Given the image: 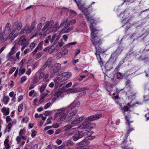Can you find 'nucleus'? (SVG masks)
<instances>
[{"instance_id": "obj_1", "label": "nucleus", "mask_w": 149, "mask_h": 149, "mask_svg": "<svg viewBox=\"0 0 149 149\" xmlns=\"http://www.w3.org/2000/svg\"><path fill=\"white\" fill-rule=\"evenodd\" d=\"M81 9L82 12L84 14L87 20L90 23L89 27L91 30V37L93 36L97 35V33L99 31L97 30L95 27V25L96 24L95 20L92 16L90 15L91 13V10L89 8L84 7L83 6L81 7Z\"/></svg>"}, {"instance_id": "obj_2", "label": "nucleus", "mask_w": 149, "mask_h": 149, "mask_svg": "<svg viewBox=\"0 0 149 149\" xmlns=\"http://www.w3.org/2000/svg\"><path fill=\"white\" fill-rule=\"evenodd\" d=\"M91 40L96 49V52L95 53V55L96 56L99 63L100 64L101 67H102L103 65V62L100 54H97V53H103L104 52L103 50L101 49V47L99 46L102 43L101 41L99 39L97 35L96 36V35L93 36L92 37H91Z\"/></svg>"}, {"instance_id": "obj_3", "label": "nucleus", "mask_w": 149, "mask_h": 149, "mask_svg": "<svg viewBox=\"0 0 149 149\" xmlns=\"http://www.w3.org/2000/svg\"><path fill=\"white\" fill-rule=\"evenodd\" d=\"M10 26V22H8L3 30V33L0 34V41L2 42H4L7 39V35L11 31Z\"/></svg>"}, {"instance_id": "obj_4", "label": "nucleus", "mask_w": 149, "mask_h": 149, "mask_svg": "<svg viewBox=\"0 0 149 149\" xmlns=\"http://www.w3.org/2000/svg\"><path fill=\"white\" fill-rule=\"evenodd\" d=\"M85 121L80 125L79 128L81 129H87L91 130L93 127L92 126V123H90L89 121Z\"/></svg>"}, {"instance_id": "obj_5", "label": "nucleus", "mask_w": 149, "mask_h": 149, "mask_svg": "<svg viewBox=\"0 0 149 149\" xmlns=\"http://www.w3.org/2000/svg\"><path fill=\"white\" fill-rule=\"evenodd\" d=\"M128 14L127 13H120V18L121 19L122 22L124 24V25L122 26L123 27L126 24L128 23V21L129 20V19L128 18Z\"/></svg>"}, {"instance_id": "obj_6", "label": "nucleus", "mask_w": 149, "mask_h": 149, "mask_svg": "<svg viewBox=\"0 0 149 149\" xmlns=\"http://www.w3.org/2000/svg\"><path fill=\"white\" fill-rule=\"evenodd\" d=\"M112 60L113 59L111 58H110L104 66L106 70H109L112 69L115 64L116 62Z\"/></svg>"}, {"instance_id": "obj_7", "label": "nucleus", "mask_w": 149, "mask_h": 149, "mask_svg": "<svg viewBox=\"0 0 149 149\" xmlns=\"http://www.w3.org/2000/svg\"><path fill=\"white\" fill-rule=\"evenodd\" d=\"M72 76L70 72H63L60 76V80L62 81H65L70 78Z\"/></svg>"}, {"instance_id": "obj_8", "label": "nucleus", "mask_w": 149, "mask_h": 149, "mask_svg": "<svg viewBox=\"0 0 149 149\" xmlns=\"http://www.w3.org/2000/svg\"><path fill=\"white\" fill-rule=\"evenodd\" d=\"M61 34L60 33L54 34L50 40V42L51 43H52L54 41V42L53 44L55 45L56 43L57 42L61 37Z\"/></svg>"}, {"instance_id": "obj_9", "label": "nucleus", "mask_w": 149, "mask_h": 149, "mask_svg": "<svg viewBox=\"0 0 149 149\" xmlns=\"http://www.w3.org/2000/svg\"><path fill=\"white\" fill-rule=\"evenodd\" d=\"M84 135L83 132L78 131L74 134L72 138L74 141H76L83 137Z\"/></svg>"}, {"instance_id": "obj_10", "label": "nucleus", "mask_w": 149, "mask_h": 149, "mask_svg": "<svg viewBox=\"0 0 149 149\" xmlns=\"http://www.w3.org/2000/svg\"><path fill=\"white\" fill-rule=\"evenodd\" d=\"M22 26V25L21 22H15L13 25V30H14L15 31L17 32V31L20 30Z\"/></svg>"}, {"instance_id": "obj_11", "label": "nucleus", "mask_w": 149, "mask_h": 149, "mask_svg": "<svg viewBox=\"0 0 149 149\" xmlns=\"http://www.w3.org/2000/svg\"><path fill=\"white\" fill-rule=\"evenodd\" d=\"M102 116V115L101 113L95 115H92L90 116L86 119L85 120L87 121H92L95 120L99 119L100 117Z\"/></svg>"}, {"instance_id": "obj_12", "label": "nucleus", "mask_w": 149, "mask_h": 149, "mask_svg": "<svg viewBox=\"0 0 149 149\" xmlns=\"http://www.w3.org/2000/svg\"><path fill=\"white\" fill-rule=\"evenodd\" d=\"M54 24V21L51 20L50 21H47L45 23V25L42 29V31H44L47 28L51 29Z\"/></svg>"}, {"instance_id": "obj_13", "label": "nucleus", "mask_w": 149, "mask_h": 149, "mask_svg": "<svg viewBox=\"0 0 149 149\" xmlns=\"http://www.w3.org/2000/svg\"><path fill=\"white\" fill-rule=\"evenodd\" d=\"M18 36L17 32L13 30L10 33L8 36H7V38L9 39L10 41H12Z\"/></svg>"}, {"instance_id": "obj_14", "label": "nucleus", "mask_w": 149, "mask_h": 149, "mask_svg": "<svg viewBox=\"0 0 149 149\" xmlns=\"http://www.w3.org/2000/svg\"><path fill=\"white\" fill-rule=\"evenodd\" d=\"M70 25V22H67L65 24L64 28L63 29L62 31L65 33H67L72 30L73 29V26H71L68 27Z\"/></svg>"}, {"instance_id": "obj_15", "label": "nucleus", "mask_w": 149, "mask_h": 149, "mask_svg": "<svg viewBox=\"0 0 149 149\" xmlns=\"http://www.w3.org/2000/svg\"><path fill=\"white\" fill-rule=\"evenodd\" d=\"M27 39L24 36H22L19 39L18 42V44L21 45H26L28 44L26 42Z\"/></svg>"}, {"instance_id": "obj_16", "label": "nucleus", "mask_w": 149, "mask_h": 149, "mask_svg": "<svg viewBox=\"0 0 149 149\" xmlns=\"http://www.w3.org/2000/svg\"><path fill=\"white\" fill-rule=\"evenodd\" d=\"M53 72L54 73L58 72L61 70V64L59 63H55L54 65Z\"/></svg>"}, {"instance_id": "obj_17", "label": "nucleus", "mask_w": 149, "mask_h": 149, "mask_svg": "<svg viewBox=\"0 0 149 149\" xmlns=\"http://www.w3.org/2000/svg\"><path fill=\"white\" fill-rule=\"evenodd\" d=\"M67 115L66 113H65L64 112L61 113L59 115L60 118L58 120L57 122L59 123L60 124H61L64 120Z\"/></svg>"}, {"instance_id": "obj_18", "label": "nucleus", "mask_w": 149, "mask_h": 149, "mask_svg": "<svg viewBox=\"0 0 149 149\" xmlns=\"http://www.w3.org/2000/svg\"><path fill=\"white\" fill-rule=\"evenodd\" d=\"M53 61V60H49L44 65V68H45L47 66H48V68H52L53 66L52 64Z\"/></svg>"}, {"instance_id": "obj_19", "label": "nucleus", "mask_w": 149, "mask_h": 149, "mask_svg": "<svg viewBox=\"0 0 149 149\" xmlns=\"http://www.w3.org/2000/svg\"><path fill=\"white\" fill-rule=\"evenodd\" d=\"M32 31L31 29L29 28L27 25H26L24 29L22 31V33H26L27 34Z\"/></svg>"}, {"instance_id": "obj_20", "label": "nucleus", "mask_w": 149, "mask_h": 149, "mask_svg": "<svg viewBox=\"0 0 149 149\" xmlns=\"http://www.w3.org/2000/svg\"><path fill=\"white\" fill-rule=\"evenodd\" d=\"M67 53L68 51L67 50L65 49H63L58 54L57 57L61 58L62 56L65 55Z\"/></svg>"}, {"instance_id": "obj_21", "label": "nucleus", "mask_w": 149, "mask_h": 149, "mask_svg": "<svg viewBox=\"0 0 149 149\" xmlns=\"http://www.w3.org/2000/svg\"><path fill=\"white\" fill-rule=\"evenodd\" d=\"M79 105L80 102H73L69 105V108H70L72 109L77 107H79Z\"/></svg>"}, {"instance_id": "obj_22", "label": "nucleus", "mask_w": 149, "mask_h": 149, "mask_svg": "<svg viewBox=\"0 0 149 149\" xmlns=\"http://www.w3.org/2000/svg\"><path fill=\"white\" fill-rule=\"evenodd\" d=\"M89 143V142L86 139H84L81 142L77 143V146L83 145L84 146L88 145Z\"/></svg>"}, {"instance_id": "obj_23", "label": "nucleus", "mask_w": 149, "mask_h": 149, "mask_svg": "<svg viewBox=\"0 0 149 149\" xmlns=\"http://www.w3.org/2000/svg\"><path fill=\"white\" fill-rule=\"evenodd\" d=\"M115 51L113 54H111V57L110 58L112 59L114 61L116 62V60L118 58V56L119 55Z\"/></svg>"}, {"instance_id": "obj_24", "label": "nucleus", "mask_w": 149, "mask_h": 149, "mask_svg": "<svg viewBox=\"0 0 149 149\" xmlns=\"http://www.w3.org/2000/svg\"><path fill=\"white\" fill-rule=\"evenodd\" d=\"M42 27V23H39L37 26V31L36 32V33L37 34H38L40 35H42V33L40 32L39 31L40 30H41V28Z\"/></svg>"}, {"instance_id": "obj_25", "label": "nucleus", "mask_w": 149, "mask_h": 149, "mask_svg": "<svg viewBox=\"0 0 149 149\" xmlns=\"http://www.w3.org/2000/svg\"><path fill=\"white\" fill-rule=\"evenodd\" d=\"M65 108H63L62 109H59L57 111L56 113L54 114V117L56 118L58 116L60 113H63V111L65 110Z\"/></svg>"}, {"instance_id": "obj_26", "label": "nucleus", "mask_w": 149, "mask_h": 149, "mask_svg": "<svg viewBox=\"0 0 149 149\" xmlns=\"http://www.w3.org/2000/svg\"><path fill=\"white\" fill-rule=\"evenodd\" d=\"M1 111L3 113V114L7 115L9 114V109L8 108L7 109L5 107H3L1 109Z\"/></svg>"}, {"instance_id": "obj_27", "label": "nucleus", "mask_w": 149, "mask_h": 149, "mask_svg": "<svg viewBox=\"0 0 149 149\" xmlns=\"http://www.w3.org/2000/svg\"><path fill=\"white\" fill-rule=\"evenodd\" d=\"M6 58L7 59V61L10 62H11L13 61H16L15 58L13 56L7 55Z\"/></svg>"}, {"instance_id": "obj_28", "label": "nucleus", "mask_w": 149, "mask_h": 149, "mask_svg": "<svg viewBox=\"0 0 149 149\" xmlns=\"http://www.w3.org/2000/svg\"><path fill=\"white\" fill-rule=\"evenodd\" d=\"M10 99L8 96H4L3 97L2 101L5 104H7L9 101Z\"/></svg>"}, {"instance_id": "obj_29", "label": "nucleus", "mask_w": 149, "mask_h": 149, "mask_svg": "<svg viewBox=\"0 0 149 149\" xmlns=\"http://www.w3.org/2000/svg\"><path fill=\"white\" fill-rule=\"evenodd\" d=\"M65 146H72L74 144V143L71 140H68L65 142Z\"/></svg>"}, {"instance_id": "obj_30", "label": "nucleus", "mask_w": 149, "mask_h": 149, "mask_svg": "<svg viewBox=\"0 0 149 149\" xmlns=\"http://www.w3.org/2000/svg\"><path fill=\"white\" fill-rule=\"evenodd\" d=\"M15 46H14L11 49V51L9 52L7 55L12 56L15 52V50L14 49Z\"/></svg>"}, {"instance_id": "obj_31", "label": "nucleus", "mask_w": 149, "mask_h": 149, "mask_svg": "<svg viewBox=\"0 0 149 149\" xmlns=\"http://www.w3.org/2000/svg\"><path fill=\"white\" fill-rule=\"evenodd\" d=\"M25 72V70L22 67L20 68L19 72V74L20 76L22 74H23Z\"/></svg>"}, {"instance_id": "obj_32", "label": "nucleus", "mask_w": 149, "mask_h": 149, "mask_svg": "<svg viewBox=\"0 0 149 149\" xmlns=\"http://www.w3.org/2000/svg\"><path fill=\"white\" fill-rule=\"evenodd\" d=\"M59 27L57 24H55L52 26V31L55 32L59 29Z\"/></svg>"}, {"instance_id": "obj_33", "label": "nucleus", "mask_w": 149, "mask_h": 149, "mask_svg": "<svg viewBox=\"0 0 149 149\" xmlns=\"http://www.w3.org/2000/svg\"><path fill=\"white\" fill-rule=\"evenodd\" d=\"M55 45L53 44L51 46L49 49V53H51L55 49Z\"/></svg>"}, {"instance_id": "obj_34", "label": "nucleus", "mask_w": 149, "mask_h": 149, "mask_svg": "<svg viewBox=\"0 0 149 149\" xmlns=\"http://www.w3.org/2000/svg\"><path fill=\"white\" fill-rule=\"evenodd\" d=\"M123 50V48L121 46H119L115 51L116 52L120 54Z\"/></svg>"}, {"instance_id": "obj_35", "label": "nucleus", "mask_w": 149, "mask_h": 149, "mask_svg": "<svg viewBox=\"0 0 149 149\" xmlns=\"http://www.w3.org/2000/svg\"><path fill=\"white\" fill-rule=\"evenodd\" d=\"M46 86V84H43L41 86L40 91V93H42L44 91Z\"/></svg>"}, {"instance_id": "obj_36", "label": "nucleus", "mask_w": 149, "mask_h": 149, "mask_svg": "<svg viewBox=\"0 0 149 149\" xmlns=\"http://www.w3.org/2000/svg\"><path fill=\"white\" fill-rule=\"evenodd\" d=\"M127 141L125 139L123 141H122L121 143V147L122 148H125L127 146H128L127 145H126Z\"/></svg>"}, {"instance_id": "obj_37", "label": "nucleus", "mask_w": 149, "mask_h": 149, "mask_svg": "<svg viewBox=\"0 0 149 149\" xmlns=\"http://www.w3.org/2000/svg\"><path fill=\"white\" fill-rule=\"evenodd\" d=\"M68 21V19L67 18L64 19H63L61 22L60 24V26H63L65 23H66Z\"/></svg>"}, {"instance_id": "obj_38", "label": "nucleus", "mask_w": 149, "mask_h": 149, "mask_svg": "<svg viewBox=\"0 0 149 149\" xmlns=\"http://www.w3.org/2000/svg\"><path fill=\"white\" fill-rule=\"evenodd\" d=\"M124 61L123 60L121 61L118 64V65L115 68V70H118V69L121 67L122 64H123L124 63Z\"/></svg>"}, {"instance_id": "obj_39", "label": "nucleus", "mask_w": 149, "mask_h": 149, "mask_svg": "<svg viewBox=\"0 0 149 149\" xmlns=\"http://www.w3.org/2000/svg\"><path fill=\"white\" fill-rule=\"evenodd\" d=\"M50 29L47 28V30H46V31H45L44 33L42 34V35L43 36H46V34L49 33L51 32H52V30L51 29L50 30Z\"/></svg>"}, {"instance_id": "obj_40", "label": "nucleus", "mask_w": 149, "mask_h": 149, "mask_svg": "<svg viewBox=\"0 0 149 149\" xmlns=\"http://www.w3.org/2000/svg\"><path fill=\"white\" fill-rule=\"evenodd\" d=\"M76 42H73L71 43H68V44L66 45L65 46V47L66 48H68L69 47H71L72 45H74L76 44Z\"/></svg>"}, {"instance_id": "obj_41", "label": "nucleus", "mask_w": 149, "mask_h": 149, "mask_svg": "<svg viewBox=\"0 0 149 149\" xmlns=\"http://www.w3.org/2000/svg\"><path fill=\"white\" fill-rule=\"evenodd\" d=\"M72 124H68L64 127L65 130V131H67L72 127Z\"/></svg>"}, {"instance_id": "obj_42", "label": "nucleus", "mask_w": 149, "mask_h": 149, "mask_svg": "<svg viewBox=\"0 0 149 149\" xmlns=\"http://www.w3.org/2000/svg\"><path fill=\"white\" fill-rule=\"evenodd\" d=\"M77 110H74L71 112H70L68 114V116H72L74 115L77 114Z\"/></svg>"}, {"instance_id": "obj_43", "label": "nucleus", "mask_w": 149, "mask_h": 149, "mask_svg": "<svg viewBox=\"0 0 149 149\" xmlns=\"http://www.w3.org/2000/svg\"><path fill=\"white\" fill-rule=\"evenodd\" d=\"M20 53V52L19 51L17 52L16 54V61L17 62H18L19 61V55Z\"/></svg>"}, {"instance_id": "obj_44", "label": "nucleus", "mask_w": 149, "mask_h": 149, "mask_svg": "<svg viewBox=\"0 0 149 149\" xmlns=\"http://www.w3.org/2000/svg\"><path fill=\"white\" fill-rule=\"evenodd\" d=\"M42 53L41 52H39L36 54V59H38L42 55Z\"/></svg>"}, {"instance_id": "obj_45", "label": "nucleus", "mask_w": 149, "mask_h": 149, "mask_svg": "<svg viewBox=\"0 0 149 149\" xmlns=\"http://www.w3.org/2000/svg\"><path fill=\"white\" fill-rule=\"evenodd\" d=\"M52 126L54 128H58L60 127V124L57 122L55 123H53Z\"/></svg>"}, {"instance_id": "obj_46", "label": "nucleus", "mask_w": 149, "mask_h": 149, "mask_svg": "<svg viewBox=\"0 0 149 149\" xmlns=\"http://www.w3.org/2000/svg\"><path fill=\"white\" fill-rule=\"evenodd\" d=\"M29 120V118L27 116H25L22 119V122L27 123Z\"/></svg>"}, {"instance_id": "obj_47", "label": "nucleus", "mask_w": 149, "mask_h": 149, "mask_svg": "<svg viewBox=\"0 0 149 149\" xmlns=\"http://www.w3.org/2000/svg\"><path fill=\"white\" fill-rule=\"evenodd\" d=\"M69 92L70 93H77L79 92L78 91H77L75 88H73V89H70L69 90Z\"/></svg>"}, {"instance_id": "obj_48", "label": "nucleus", "mask_w": 149, "mask_h": 149, "mask_svg": "<svg viewBox=\"0 0 149 149\" xmlns=\"http://www.w3.org/2000/svg\"><path fill=\"white\" fill-rule=\"evenodd\" d=\"M42 42H40L37 46V47L39 49V50H41L42 49Z\"/></svg>"}, {"instance_id": "obj_49", "label": "nucleus", "mask_w": 149, "mask_h": 149, "mask_svg": "<svg viewBox=\"0 0 149 149\" xmlns=\"http://www.w3.org/2000/svg\"><path fill=\"white\" fill-rule=\"evenodd\" d=\"M40 79H39V78H38L37 76L35 77L33 80V83L34 84H36L37 83Z\"/></svg>"}, {"instance_id": "obj_50", "label": "nucleus", "mask_w": 149, "mask_h": 149, "mask_svg": "<svg viewBox=\"0 0 149 149\" xmlns=\"http://www.w3.org/2000/svg\"><path fill=\"white\" fill-rule=\"evenodd\" d=\"M51 39V36H49L46 38L44 40L46 44L48 43L49 42V40H50Z\"/></svg>"}, {"instance_id": "obj_51", "label": "nucleus", "mask_w": 149, "mask_h": 149, "mask_svg": "<svg viewBox=\"0 0 149 149\" xmlns=\"http://www.w3.org/2000/svg\"><path fill=\"white\" fill-rule=\"evenodd\" d=\"M21 138L19 136H18L17 137L16 140L17 142V144H19L20 143V142L21 141Z\"/></svg>"}, {"instance_id": "obj_52", "label": "nucleus", "mask_w": 149, "mask_h": 149, "mask_svg": "<svg viewBox=\"0 0 149 149\" xmlns=\"http://www.w3.org/2000/svg\"><path fill=\"white\" fill-rule=\"evenodd\" d=\"M63 44V42L62 41H61V42H58V44L56 45V46L55 47V48H56V47H61L62 46Z\"/></svg>"}, {"instance_id": "obj_53", "label": "nucleus", "mask_w": 149, "mask_h": 149, "mask_svg": "<svg viewBox=\"0 0 149 149\" xmlns=\"http://www.w3.org/2000/svg\"><path fill=\"white\" fill-rule=\"evenodd\" d=\"M36 27V23L35 22H34L33 23H32L31 25V27L30 28L31 29L32 31H33Z\"/></svg>"}, {"instance_id": "obj_54", "label": "nucleus", "mask_w": 149, "mask_h": 149, "mask_svg": "<svg viewBox=\"0 0 149 149\" xmlns=\"http://www.w3.org/2000/svg\"><path fill=\"white\" fill-rule=\"evenodd\" d=\"M78 121L75 118V120L71 122V124L74 125H76L77 124L79 123Z\"/></svg>"}, {"instance_id": "obj_55", "label": "nucleus", "mask_w": 149, "mask_h": 149, "mask_svg": "<svg viewBox=\"0 0 149 149\" xmlns=\"http://www.w3.org/2000/svg\"><path fill=\"white\" fill-rule=\"evenodd\" d=\"M36 46V43L34 42H32L30 44V47L31 49H33Z\"/></svg>"}, {"instance_id": "obj_56", "label": "nucleus", "mask_w": 149, "mask_h": 149, "mask_svg": "<svg viewBox=\"0 0 149 149\" xmlns=\"http://www.w3.org/2000/svg\"><path fill=\"white\" fill-rule=\"evenodd\" d=\"M123 74L120 72H118L117 74V77L118 79H121L123 77Z\"/></svg>"}, {"instance_id": "obj_57", "label": "nucleus", "mask_w": 149, "mask_h": 149, "mask_svg": "<svg viewBox=\"0 0 149 149\" xmlns=\"http://www.w3.org/2000/svg\"><path fill=\"white\" fill-rule=\"evenodd\" d=\"M23 107V105L20 104L19 105L18 107V111L19 112H21L22 111Z\"/></svg>"}, {"instance_id": "obj_58", "label": "nucleus", "mask_w": 149, "mask_h": 149, "mask_svg": "<svg viewBox=\"0 0 149 149\" xmlns=\"http://www.w3.org/2000/svg\"><path fill=\"white\" fill-rule=\"evenodd\" d=\"M52 112L50 111H47L45 112V115L46 116H49L51 114Z\"/></svg>"}, {"instance_id": "obj_59", "label": "nucleus", "mask_w": 149, "mask_h": 149, "mask_svg": "<svg viewBox=\"0 0 149 149\" xmlns=\"http://www.w3.org/2000/svg\"><path fill=\"white\" fill-rule=\"evenodd\" d=\"M26 79V76H23L21 78V82L23 83L25 81Z\"/></svg>"}, {"instance_id": "obj_60", "label": "nucleus", "mask_w": 149, "mask_h": 149, "mask_svg": "<svg viewBox=\"0 0 149 149\" xmlns=\"http://www.w3.org/2000/svg\"><path fill=\"white\" fill-rule=\"evenodd\" d=\"M16 69V68L15 67H13L12 68L10 69L9 73L10 74H11L13 72L15 71Z\"/></svg>"}, {"instance_id": "obj_61", "label": "nucleus", "mask_w": 149, "mask_h": 149, "mask_svg": "<svg viewBox=\"0 0 149 149\" xmlns=\"http://www.w3.org/2000/svg\"><path fill=\"white\" fill-rule=\"evenodd\" d=\"M51 104L50 102H48L45 104L44 106V108L45 109H46L48 108L51 105Z\"/></svg>"}, {"instance_id": "obj_62", "label": "nucleus", "mask_w": 149, "mask_h": 149, "mask_svg": "<svg viewBox=\"0 0 149 149\" xmlns=\"http://www.w3.org/2000/svg\"><path fill=\"white\" fill-rule=\"evenodd\" d=\"M38 50H39V49L38 48L36 47L32 52V54L33 55H34L36 53Z\"/></svg>"}, {"instance_id": "obj_63", "label": "nucleus", "mask_w": 149, "mask_h": 149, "mask_svg": "<svg viewBox=\"0 0 149 149\" xmlns=\"http://www.w3.org/2000/svg\"><path fill=\"white\" fill-rule=\"evenodd\" d=\"M60 93L59 92H56L54 95L55 97L56 98V99L58 98V97L60 96Z\"/></svg>"}, {"instance_id": "obj_64", "label": "nucleus", "mask_w": 149, "mask_h": 149, "mask_svg": "<svg viewBox=\"0 0 149 149\" xmlns=\"http://www.w3.org/2000/svg\"><path fill=\"white\" fill-rule=\"evenodd\" d=\"M65 146V144L63 143L58 147V149H63Z\"/></svg>"}]
</instances>
